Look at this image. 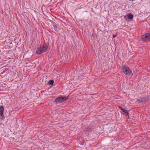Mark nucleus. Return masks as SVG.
<instances>
[{
	"instance_id": "1",
	"label": "nucleus",
	"mask_w": 150,
	"mask_h": 150,
	"mask_svg": "<svg viewBox=\"0 0 150 150\" xmlns=\"http://www.w3.org/2000/svg\"><path fill=\"white\" fill-rule=\"evenodd\" d=\"M122 70L124 74L127 76H129L132 74V71L129 67L124 65L122 67Z\"/></svg>"
},
{
	"instance_id": "2",
	"label": "nucleus",
	"mask_w": 150,
	"mask_h": 150,
	"mask_svg": "<svg viewBox=\"0 0 150 150\" xmlns=\"http://www.w3.org/2000/svg\"><path fill=\"white\" fill-rule=\"evenodd\" d=\"M47 50V47L44 46L37 49L36 51V53L38 54H39L46 52Z\"/></svg>"
},
{
	"instance_id": "3",
	"label": "nucleus",
	"mask_w": 150,
	"mask_h": 150,
	"mask_svg": "<svg viewBox=\"0 0 150 150\" xmlns=\"http://www.w3.org/2000/svg\"><path fill=\"white\" fill-rule=\"evenodd\" d=\"M150 96L148 95H147L140 99H137V101L139 103H144L147 102Z\"/></svg>"
},
{
	"instance_id": "4",
	"label": "nucleus",
	"mask_w": 150,
	"mask_h": 150,
	"mask_svg": "<svg viewBox=\"0 0 150 150\" xmlns=\"http://www.w3.org/2000/svg\"><path fill=\"white\" fill-rule=\"evenodd\" d=\"M68 98L66 97L61 96L57 98L55 100V102L57 103H60L64 102L67 100Z\"/></svg>"
},
{
	"instance_id": "5",
	"label": "nucleus",
	"mask_w": 150,
	"mask_h": 150,
	"mask_svg": "<svg viewBox=\"0 0 150 150\" xmlns=\"http://www.w3.org/2000/svg\"><path fill=\"white\" fill-rule=\"evenodd\" d=\"M142 39L145 41L150 40V33H147L142 36Z\"/></svg>"
},
{
	"instance_id": "6",
	"label": "nucleus",
	"mask_w": 150,
	"mask_h": 150,
	"mask_svg": "<svg viewBox=\"0 0 150 150\" xmlns=\"http://www.w3.org/2000/svg\"><path fill=\"white\" fill-rule=\"evenodd\" d=\"M122 112L124 113H123V114L125 115L126 116H128L129 114V113L127 110L125 109L124 110H123Z\"/></svg>"
},
{
	"instance_id": "7",
	"label": "nucleus",
	"mask_w": 150,
	"mask_h": 150,
	"mask_svg": "<svg viewBox=\"0 0 150 150\" xmlns=\"http://www.w3.org/2000/svg\"><path fill=\"white\" fill-rule=\"evenodd\" d=\"M91 127H88L85 128V131L86 132H89L91 131Z\"/></svg>"
},
{
	"instance_id": "8",
	"label": "nucleus",
	"mask_w": 150,
	"mask_h": 150,
	"mask_svg": "<svg viewBox=\"0 0 150 150\" xmlns=\"http://www.w3.org/2000/svg\"><path fill=\"white\" fill-rule=\"evenodd\" d=\"M127 16L129 19H132L133 17V15L131 13H129Z\"/></svg>"
},
{
	"instance_id": "9",
	"label": "nucleus",
	"mask_w": 150,
	"mask_h": 150,
	"mask_svg": "<svg viewBox=\"0 0 150 150\" xmlns=\"http://www.w3.org/2000/svg\"><path fill=\"white\" fill-rule=\"evenodd\" d=\"M4 108L3 106L1 105L0 106V112H4Z\"/></svg>"
},
{
	"instance_id": "10",
	"label": "nucleus",
	"mask_w": 150,
	"mask_h": 150,
	"mask_svg": "<svg viewBox=\"0 0 150 150\" xmlns=\"http://www.w3.org/2000/svg\"><path fill=\"white\" fill-rule=\"evenodd\" d=\"M0 115L2 117L1 119H4L5 117L4 115V112H0Z\"/></svg>"
},
{
	"instance_id": "11",
	"label": "nucleus",
	"mask_w": 150,
	"mask_h": 150,
	"mask_svg": "<svg viewBox=\"0 0 150 150\" xmlns=\"http://www.w3.org/2000/svg\"><path fill=\"white\" fill-rule=\"evenodd\" d=\"M54 83V81L53 80H51L49 81L48 82L49 84H53Z\"/></svg>"
},
{
	"instance_id": "12",
	"label": "nucleus",
	"mask_w": 150,
	"mask_h": 150,
	"mask_svg": "<svg viewBox=\"0 0 150 150\" xmlns=\"http://www.w3.org/2000/svg\"><path fill=\"white\" fill-rule=\"evenodd\" d=\"M119 108L122 111L123 110H124V108H122V107H120V106L119 107Z\"/></svg>"
},
{
	"instance_id": "13",
	"label": "nucleus",
	"mask_w": 150,
	"mask_h": 150,
	"mask_svg": "<svg viewBox=\"0 0 150 150\" xmlns=\"http://www.w3.org/2000/svg\"><path fill=\"white\" fill-rule=\"evenodd\" d=\"M113 37L114 38L115 37H116V35H113Z\"/></svg>"
}]
</instances>
